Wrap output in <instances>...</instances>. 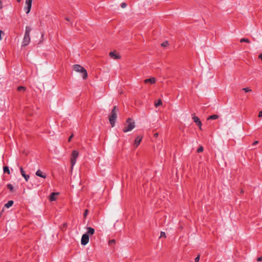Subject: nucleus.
<instances>
[{"instance_id":"38","label":"nucleus","mask_w":262,"mask_h":262,"mask_svg":"<svg viewBox=\"0 0 262 262\" xmlns=\"http://www.w3.org/2000/svg\"><path fill=\"white\" fill-rule=\"evenodd\" d=\"M258 143V141H255V142H254L252 144V145H256Z\"/></svg>"},{"instance_id":"4","label":"nucleus","mask_w":262,"mask_h":262,"mask_svg":"<svg viewBox=\"0 0 262 262\" xmlns=\"http://www.w3.org/2000/svg\"><path fill=\"white\" fill-rule=\"evenodd\" d=\"M117 106H114L112 110L111 114L109 116V121L112 125V127H114L115 124L116 119L117 118Z\"/></svg>"},{"instance_id":"40","label":"nucleus","mask_w":262,"mask_h":262,"mask_svg":"<svg viewBox=\"0 0 262 262\" xmlns=\"http://www.w3.org/2000/svg\"><path fill=\"white\" fill-rule=\"evenodd\" d=\"M154 136H155V137H158V133H155V134H154Z\"/></svg>"},{"instance_id":"30","label":"nucleus","mask_w":262,"mask_h":262,"mask_svg":"<svg viewBox=\"0 0 262 262\" xmlns=\"http://www.w3.org/2000/svg\"><path fill=\"white\" fill-rule=\"evenodd\" d=\"M73 134H72V135L70 136V137L69 138V139H68V142H71V139H72V138H73Z\"/></svg>"},{"instance_id":"26","label":"nucleus","mask_w":262,"mask_h":262,"mask_svg":"<svg viewBox=\"0 0 262 262\" xmlns=\"http://www.w3.org/2000/svg\"><path fill=\"white\" fill-rule=\"evenodd\" d=\"M2 35H4V32L2 30H0V40H2Z\"/></svg>"},{"instance_id":"1","label":"nucleus","mask_w":262,"mask_h":262,"mask_svg":"<svg viewBox=\"0 0 262 262\" xmlns=\"http://www.w3.org/2000/svg\"><path fill=\"white\" fill-rule=\"evenodd\" d=\"M31 30H32L31 28L29 26H27L26 27L25 35H24L23 42H22V43H23L22 47H25V46H27L30 43V32L31 31Z\"/></svg>"},{"instance_id":"29","label":"nucleus","mask_w":262,"mask_h":262,"mask_svg":"<svg viewBox=\"0 0 262 262\" xmlns=\"http://www.w3.org/2000/svg\"><path fill=\"white\" fill-rule=\"evenodd\" d=\"M88 210H85L84 213H83V216L84 217H86V216H87V214H88Z\"/></svg>"},{"instance_id":"22","label":"nucleus","mask_w":262,"mask_h":262,"mask_svg":"<svg viewBox=\"0 0 262 262\" xmlns=\"http://www.w3.org/2000/svg\"><path fill=\"white\" fill-rule=\"evenodd\" d=\"M31 9V7L28 6H27V7L25 8V10L26 11L27 14H28L30 12Z\"/></svg>"},{"instance_id":"41","label":"nucleus","mask_w":262,"mask_h":262,"mask_svg":"<svg viewBox=\"0 0 262 262\" xmlns=\"http://www.w3.org/2000/svg\"><path fill=\"white\" fill-rule=\"evenodd\" d=\"M242 90L246 92V88H243Z\"/></svg>"},{"instance_id":"31","label":"nucleus","mask_w":262,"mask_h":262,"mask_svg":"<svg viewBox=\"0 0 262 262\" xmlns=\"http://www.w3.org/2000/svg\"><path fill=\"white\" fill-rule=\"evenodd\" d=\"M115 243V241L114 239H112V240L109 241V244L110 245H111L113 243Z\"/></svg>"},{"instance_id":"32","label":"nucleus","mask_w":262,"mask_h":262,"mask_svg":"<svg viewBox=\"0 0 262 262\" xmlns=\"http://www.w3.org/2000/svg\"><path fill=\"white\" fill-rule=\"evenodd\" d=\"M241 42H246V38H242L240 40Z\"/></svg>"},{"instance_id":"33","label":"nucleus","mask_w":262,"mask_h":262,"mask_svg":"<svg viewBox=\"0 0 262 262\" xmlns=\"http://www.w3.org/2000/svg\"><path fill=\"white\" fill-rule=\"evenodd\" d=\"M3 8V3L1 0H0V10Z\"/></svg>"},{"instance_id":"5","label":"nucleus","mask_w":262,"mask_h":262,"mask_svg":"<svg viewBox=\"0 0 262 262\" xmlns=\"http://www.w3.org/2000/svg\"><path fill=\"white\" fill-rule=\"evenodd\" d=\"M79 152L77 150H74L71 154V167L73 168V167L75 164L76 162V159L78 156Z\"/></svg>"},{"instance_id":"34","label":"nucleus","mask_w":262,"mask_h":262,"mask_svg":"<svg viewBox=\"0 0 262 262\" xmlns=\"http://www.w3.org/2000/svg\"><path fill=\"white\" fill-rule=\"evenodd\" d=\"M257 260L258 261H262V256L258 257V258H257Z\"/></svg>"},{"instance_id":"37","label":"nucleus","mask_w":262,"mask_h":262,"mask_svg":"<svg viewBox=\"0 0 262 262\" xmlns=\"http://www.w3.org/2000/svg\"><path fill=\"white\" fill-rule=\"evenodd\" d=\"M258 58L262 60V53L260 54L258 56Z\"/></svg>"},{"instance_id":"16","label":"nucleus","mask_w":262,"mask_h":262,"mask_svg":"<svg viewBox=\"0 0 262 262\" xmlns=\"http://www.w3.org/2000/svg\"><path fill=\"white\" fill-rule=\"evenodd\" d=\"M4 172L7 173V174H9L10 173V171L9 170V168L8 166H5L3 167Z\"/></svg>"},{"instance_id":"24","label":"nucleus","mask_w":262,"mask_h":262,"mask_svg":"<svg viewBox=\"0 0 262 262\" xmlns=\"http://www.w3.org/2000/svg\"><path fill=\"white\" fill-rule=\"evenodd\" d=\"M162 237L166 238V233L164 232L161 231V233H160V238H162Z\"/></svg>"},{"instance_id":"12","label":"nucleus","mask_w":262,"mask_h":262,"mask_svg":"<svg viewBox=\"0 0 262 262\" xmlns=\"http://www.w3.org/2000/svg\"><path fill=\"white\" fill-rule=\"evenodd\" d=\"M36 175L38 177L43 178H46L47 174L45 173H43L42 171H41L40 170H38L36 172Z\"/></svg>"},{"instance_id":"20","label":"nucleus","mask_w":262,"mask_h":262,"mask_svg":"<svg viewBox=\"0 0 262 262\" xmlns=\"http://www.w3.org/2000/svg\"><path fill=\"white\" fill-rule=\"evenodd\" d=\"M7 187L8 189H9L11 192H13V191L14 188H13V185L12 184H8L7 185Z\"/></svg>"},{"instance_id":"21","label":"nucleus","mask_w":262,"mask_h":262,"mask_svg":"<svg viewBox=\"0 0 262 262\" xmlns=\"http://www.w3.org/2000/svg\"><path fill=\"white\" fill-rule=\"evenodd\" d=\"M33 0H26V4L27 6L32 7V3Z\"/></svg>"},{"instance_id":"2","label":"nucleus","mask_w":262,"mask_h":262,"mask_svg":"<svg viewBox=\"0 0 262 262\" xmlns=\"http://www.w3.org/2000/svg\"><path fill=\"white\" fill-rule=\"evenodd\" d=\"M135 127V122L130 118L127 119L126 124H124V127L123 129L124 133L129 132L133 129Z\"/></svg>"},{"instance_id":"27","label":"nucleus","mask_w":262,"mask_h":262,"mask_svg":"<svg viewBox=\"0 0 262 262\" xmlns=\"http://www.w3.org/2000/svg\"><path fill=\"white\" fill-rule=\"evenodd\" d=\"M127 5L126 3H123L121 4V7L122 8H124L126 7Z\"/></svg>"},{"instance_id":"43","label":"nucleus","mask_w":262,"mask_h":262,"mask_svg":"<svg viewBox=\"0 0 262 262\" xmlns=\"http://www.w3.org/2000/svg\"><path fill=\"white\" fill-rule=\"evenodd\" d=\"M17 2H20L21 0H17Z\"/></svg>"},{"instance_id":"8","label":"nucleus","mask_w":262,"mask_h":262,"mask_svg":"<svg viewBox=\"0 0 262 262\" xmlns=\"http://www.w3.org/2000/svg\"><path fill=\"white\" fill-rule=\"evenodd\" d=\"M110 56L114 59H118L121 58L120 56L118 54L116 51L110 52Z\"/></svg>"},{"instance_id":"25","label":"nucleus","mask_w":262,"mask_h":262,"mask_svg":"<svg viewBox=\"0 0 262 262\" xmlns=\"http://www.w3.org/2000/svg\"><path fill=\"white\" fill-rule=\"evenodd\" d=\"M203 150H204V147H203L202 146H200L199 147V148L198 149V150H197V152H198V153H199V152H202V151H203Z\"/></svg>"},{"instance_id":"6","label":"nucleus","mask_w":262,"mask_h":262,"mask_svg":"<svg viewBox=\"0 0 262 262\" xmlns=\"http://www.w3.org/2000/svg\"><path fill=\"white\" fill-rule=\"evenodd\" d=\"M89 241V236L88 234H84L82 235L81 240V244L82 245H86Z\"/></svg>"},{"instance_id":"36","label":"nucleus","mask_w":262,"mask_h":262,"mask_svg":"<svg viewBox=\"0 0 262 262\" xmlns=\"http://www.w3.org/2000/svg\"><path fill=\"white\" fill-rule=\"evenodd\" d=\"M251 92V90L249 88L247 87V93H248V92Z\"/></svg>"},{"instance_id":"13","label":"nucleus","mask_w":262,"mask_h":262,"mask_svg":"<svg viewBox=\"0 0 262 262\" xmlns=\"http://www.w3.org/2000/svg\"><path fill=\"white\" fill-rule=\"evenodd\" d=\"M58 193L52 192L49 196V200L50 201H54L56 200L55 195H58Z\"/></svg>"},{"instance_id":"14","label":"nucleus","mask_w":262,"mask_h":262,"mask_svg":"<svg viewBox=\"0 0 262 262\" xmlns=\"http://www.w3.org/2000/svg\"><path fill=\"white\" fill-rule=\"evenodd\" d=\"M87 232L86 234L93 235L95 232V229L91 227H87Z\"/></svg>"},{"instance_id":"7","label":"nucleus","mask_w":262,"mask_h":262,"mask_svg":"<svg viewBox=\"0 0 262 262\" xmlns=\"http://www.w3.org/2000/svg\"><path fill=\"white\" fill-rule=\"evenodd\" d=\"M192 119L193 121L196 123V125L199 126V128L202 130V122L200 119L196 116H195L194 114L192 115Z\"/></svg>"},{"instance_id":"9","label":"nucleus","mask_w":262,"mask_h":262,"mask_svg":"<svg viewBox=\"0 0 262 262\" xmlns=\"http://www.w3.org/2000/svg\"><path fill=\"white\" fill-rule=\"evenodd\" d=\"M20 171L21 176L25 178L26 181H28L30 178L29 175L26 174L25 171L24 170L22 167L20 168Z\"/></svg>"},{"instance_id":"18","label":"nucleus","mask_w":262,"mask_h":262,"mask_svg":"<svg viewBox=\"0 0 262 262\" xmlns=\"http://www.w3.org/2000/svg\"><path fill=\"white\" fill-rule=\"evenodd\" d=\"M17 90L19 92H25L26 90V88L23 86H19L17 87Z\"/></svg>"},{"instance_id":"17","label":"nucleus","mask_w":262,"mask_h":262,"mask_svg":"<svg viewBox=\"0 0 262 262\" xmlns=\"http://www.w3.org/2000/svg\"><path fill=\"white\" fill-rule=\"evenodd\" d=\"M13 201H9L5 205V206L6 208H9L10 207L12 206L13 204Z\"/></svg>"},{"instance_id":"23","label":"nucleus","mask_w":262,"mask_h":262,"mask_svg":"<svg viewBox=\"0 0 262 262\" xmlns=\"http://www.w3.org/2000/svg\"><path fill=\"white\" fill-rule=\"evenodd\" d=\"M169 43L167 41H165L161 43V46L163 47H166L168 46Z\"/></svg>"},{"instance_id":"19","label":"nucleus","mask_w":262,"mask_h":262,"mask_svg":"<svg viewBox=\"0 0 262 262\" xmlns=\"http://www.w3.org/2000/svg\"><path fill=\"white\" fill-rule=\"evenodd\" d=\"M162 102L161 99H158V101L157 102H155V105L156 107L159 106L160 105H162Z\"/></svg>"},{"instance_id":"10","label":"nucleus","mask_w":262,"mask_h":262,"mask_svg":"<svg viewBox=\"0 0 262 262\" xmlns=\"http://www.w3.org/2000/svg\"><path fill=\"white\" fill-rule=\"evenodd\" d=\"M142 137L140 136H138L136 137L134 142V145L136 147H137L139 145L142 140Z\"/></svg>"},{"instance_id":"39","label":"nucleus","mask_w":262,"mask_h":262,"mask_svg":"<svg viewBox=\"0 0 262 262\" xmlns=\"http://www.w3.org/2000/svg\"><path fill=\"white\" fill-rule=\"evenodd\" d=\"M65 19L68 21H70V19L68 17H66L65 18Z\"/></svg>"},{"instance_id":"28","label":"nucleus","mask_w":262,"mask_h":262,"mask_svg":"<svg viewBox=\"0 0 262 262\" xmlns=\"http://www.w3.org/2000/svg\"><path fill=\"white\" fill-rule=\"evenodd\" d=\"M200 260V255H198L195 258V262H199Z\"/></svg>"},{"instance_id":"11","label":"nucleus","mask_w":262,"mask_h":262,"mask_svg":"<svg viewBox=\"0 0 262 262\" xmlns=\"http://www.w3.org/2000/svg\"><path fill=\"white\" fill-rule=\"evenodd\" d=\"M144 81L145 83H150V84H154L156 81V79L154 77H151L150 78L145 79Z\"/></svg>"},{"instance_id":"42","label":"nucleus","mask_w":262,"mask_h":262,"mask_svg":"<svg viewBox=\"0 0 262 262\" xmlns=\"http://www.w3.org/2000/svg\"><path fill=\"white\" fill-rule=\"evenodd\" d=\"M246 41H247V43L249 42L248 39H247Z\"/></svg>"},{"instance_id":"35","label":"nucleus","mask_w":262,"mask_h":262,"mask_svg":"<svg viewBox=\"0 0 262 262\" xmlns=\"http://www.w3.org/2000/svg\"><path fill=\"white\" fill-rule=\"evenodd\" d=\"M258 117H262V111H260L259 112Z\"/></svg>"},{"instance_id":"3","label":"nucleus","mask_w":262,"mask_h":262,"mask_svg":"<svg viewBox=\"0 0 262 262\" xmlns=\"http://www.w3.org/2000/svg\"><path fill=\"white\" fill-rule=\"evenodd\" d=\"M73 69L79 73L82 74V76L83 79H85L88 77V73L86 70L81 66L79 64H74Z\"/></svg>"},{"instance_id":"15","label":"nucleus","mask_w":262,"mask_h":262,"mask_svg":"<svg viewBox=\"0 0 262 262\" xmlns=\"http://www.w3.org/2000/svg\"><path fill=\"white\" fill-rule=\"evenodd\" d=\"M219 117V115H211L207 119L208 120H210V119H211V120H215V119H218Z\"/></svg>"}]
</instances>
